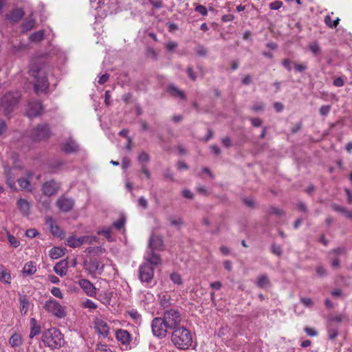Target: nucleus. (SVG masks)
I'll return each instance as SVG.
<instances>
[{
	"label": "nucleus",
	"instance_id": "f257e3e1",
	"mask_svg": "<svg viewBox=\"0 0 352 352\" xmlns=\"http://www.w3.org/2000/svg\"><path fill=\"white\" fill-rule=\"evenodd\" d=\"M48 71V65L41 59L35 60L30 65L28 72L34 78V91L36 94L48 93L50 86L47 77Z\"/></svg>",
	"mask_w": 352,
	"mask_h": 352
},
{
	"label": "nucleus",
	"instance_id": "f03ea898",
	"mask_svg": "<svg viewBox=\"0 0 352 352\" xmlns=\"http://www.w3.org/2000/svg\"><path fill=\"white\" fill-rule=\"evenodd\" d=\"M171 334L173 344L179 349L186 350L189 349L192 342V337L190 331L184 327H179Z\"/></svg>",
	"mask_w": 352,
	"mask_h": 352
},
{
	"label": "nucleus",
	"instance_id": "7ed1b4c3",
	"mask_svg": "<svg viewBox=\"0 0 352 352\" xmlns=\"http://www.w3.org/2000/svg\"><path fill=\"white\" fill-rule=\"evenodd\" d=\"M42 341L45 346L52 349H60L65 342L63 335L56 328L45 330L42 335Z\"/></svg>",
	"mask_w": 352,
	"mask_h": 352
},
{
	"label": "nucleus",
	"instance_id": "20e7f679",
	"mask_svg": "<svg viewBox=\"0 0 352 352\" xmlns=\"http://www.w3.org/2000/svg\"><path fill=\"white\" fill-rule=\"evenodd\" d=\"M162 319L164 320L166 327L170 329H175L180 327L182 316L180 313L174 309H170L164 313Z\"/></svg>",
	"mask_w": 352,
	"mask_h": 352
},
{
	"label": "nucleus",
	"instance_id": "39448f33",
	"mask_svg": "<svg viewBox=\"0 0 352 352\" xmlns=\"http://www.w3.org/2000/svg\"><path fill=\"white\" fill-rule=\"evenodd\" d=\"M151 329L153 334L158 338H163L167 335V329L169 327H166L164 320L161 317H157L153 319L151 322Z\"/></svg>",
	"mask_w": 352,
	"mask_h": 352
},
{
	"label": "nucleus",
	"instance_id": "423d86ee",
	"mask_svg": "<svg viewBox=\"0 0 352 352\" xmlns=\"http://www.w3.org/2000/svg\"><path fill=\"white\" fill-rule=\"evenodd\" d=\"M44 308L47 312L51 313L58 318H63L65 315L64 308L58 302L52 298L45 301Z\"/></svg>",
	"mask_w": 352,
	"mask_h": 352
},
{
	"label": "nucleus",
	"instance_id": "0eeeda50",
	"mask_svg": "<svg viewBox=\"0 0 352 352\" xmlns=\"http://www.w3.org/2000/svg\"><path fill=\"white\" fill-rule=\"evenodd\" d=\"M51 131L47 124H38L32 131V138L34 140H43L50 138Z\"/></svg>",
	"mask_w": 352,
	"mask_h": 352
},
{
	"label": "nucleus",
	"instance_id": "6e6552de",
	"mask_svg": "<svg viewBox=\"0 0 352 352\" xmlns=\"http://www.w3.org/2000/svg\"><path fill=\"white\" fill-rule=\"evenodd\" d=\"M154 267L148 263H143L139 267V277L142 282L150 283L153 278Z\"/></svg>",
	"mask_w": 352,
	"mask_h": 352
},
{
	"label": "nucleus",
	"instance_id": "1a4fd4ad",
	"mask_svg": "<svg viewBox=\"0 0 352 352\" xmlns=\"http://www.w3.org/2000/svg\"><path fill=\"white\" fill-rule=\"evenodd\" d=\"M115 336L118 342L125 346L126 349L129 347L132 341V336L131 333L122 329H119L116 331Z\"/></svg>",
	"mask_w": 352,
	"mask_h": 352
},
{
	"label": "nucleus",
	"instance_id": "9d476101",
	"mask_svg": "<svg viewBox=\"0 0 352 352\" xmlns=\"http://www.w3.org/2000/svg\"><path fill=\"white\" fill-rule=\"evenodd\" d=\"M78 285L87 296L96 297L97 289L91 281L82 278L78 280Z\"/></svg>",
	"mask_w": 352,
	"mask_h": 352
},
{
	"label": "nucleus",
	"instance_id": "9b49d317",
	"mask_svg": "<svg viewBox=\"0 0 352 352\" xmlns=\"http://www.w3.org/2000/svg\"><path fill=\"white\" fill-rule=\"evenodd\" d=\"M94 327L96 331L104 338H107L109 333V327L107 322L101 318H96L94 320Z\"/></svg>",
	"mask_w": 352,
	"mask_h": 352
},
{
	"label": "nucleus",
	"instance_id": "f8f14e48",
	"mask_svg": "<svg viewBox=\"0 0 352 352\" xmlns=\"http://www.w3.org/2000/svg\"><path fill=\"white\" fill-rule=\"evenodd\" d=\"M17 102L18 96H14V94L9 93L1 98V106L5 109L6 111H10Z\"/></svg>",
	"mask_w": 352,
	"mask_h": 352
},
{
	"label": "nucleus",
	"instance_id": "ddd939ff",
	"mask_svg": "<svg viewBox=\"0 0 352 352\" xmlns=\"http://www.w3.org/2000/svg\"><path fill=\"white\" fill-rule=\"evenodd\" d=\"M43 109V105L41 102L32 101L28 104L26 114L29 118H32L40 115Z\"/></svg>",
	"mask_w": 352,
	"mask_h": 352
},
{
	"label": "nucleus",
	"instance_id": "4468645a",
	"mask_svg": "<svg viewBox=\"0 0 352 352\" xmlns=\"http://www.w3.org/2000/svg\"><path fill=\"white\" fill-rule=\"evenodd\" d=\"M345 253V249L344 248H338L329 252V255L331 257V265L334 269L340 267V261L339 256Z\"/></svg>",
	"mask_w": 352,
	"mask_h": 352
},
{
	"label": "nucleus",
	"instance_id": "2eb2a0df",
	"mask_svg": "<svg viewBox=\"0 0 352 352\" xmlns=\"http://www.w3.org/2000/svg\"><path fill=\"white\" fill-rule=\"evenodd\" d=\"M74 204L73 199L65 197H60L56 202L58 208L65 212L70 211L73 208Z\"/></svg>",
	"mask_w": 352,
	"mask_h": 352
},
{
	"label": "nucleus",
	"instance_id": "dca6fc26",
	"mask_svg": "<svg viewBox=\"0 0 352 352\" xmlns=\"http://www.w3.org/2000/svg\"><path fill=\"white\" fill-rule=\"evenodd\" d=\"M164 247V241L161 236L152 235L148 241L149 250H162Z\"/></svg>",
	"mask_w": 352,
	"mask_h": 352
},
{
	"label": "nucleus",
	"instance_id": "f3484780",
	"mask_svg": "<svg viewBox=\"0 0 352 352\" xmlns=\"http://www.w3.org/2000/svg\"><path fill=\"white\" fill-rule=\"evenodd\" d=\"M59 188L58 184L54 180L45 182L43 185V192L45 195L52 196L56 194Z\"/></svg>",
	"mask_w": 352,
	"mask_h": 352
},
{
	"label": "nucleus",
	"instance_id": "a211bd4d",
	"mask_svg": "<svg viewBox=\"0 0 352 352\" xmlns=\"http://www.w3.org/2000/svg\"><path fill=\"white\" fill-rule=\"evenodd\" d=\"M84 266L85 270H87L90 274H95L99 270H102L103 269V265H101V263L96 259L91 260L89 262H85Z\"/></svg>",
	"mask_w": 352,
	"mask_h": 352
},
{
	"label": "nucleus",
	"instance_id": "6ab92c4d",
	"mask_svg": "<svg viewBox=\"0 0 352 352\" xmlns=\"http://www.w3.org/2000/svg\"><path fill=\"white\" fill-rule=\"evenodd\" d=\"M144 258L146 261L145 263H148L151 266L157 265L161 263L160 256L152 250H148Z\"/></svg>",
	"mask_w": 352,
	"mask_h": 352
},
{
	"label": "nucleus",
	"instance_id": "aec40b11",
	"mask_svg": "<svg viewBox=\"0 0 352 352\" xmlns=\"http://www.w3.org/2000/svg\"><path fill=\"white\" fill-rule=\"evenodd\" d=\"M46 223L49 226L51 232L57 236H61L63 234L62 230L57 225L56 222L52 218L49 217L46 219Z\"/></svg>",
	"mask_w": 352,
	"mask_h": 352
},
{
	"label": "nucleus",
	"instance_id": "412c9836",
	"mask_svg": "<svg viewBox=\"0 0 352 352\" xmlns=\"http://www.w3.org/2000/svg\"><path fill=\"white\" fill-rule=\"evenodd\" d=\"M68 263L66 261H61L57 263L54 267V271L58 275L64 276L67 272Z\"/></svg>",
	"mask_w": 352,
	"mask_h": 352
},
{
	"label": "nucleus",
	"instance_id": "4be33fe9",
	"mask_svg": "<svg viewBox=\"0 0 352 352\" xmlns=\"http://www.w3.org/2000/svg\"><path fill=\"white\" fill-rule=\"evenodd\" d=\"M30 333L29 336L30 338L38 335L41 332V326L34 318H32L30 320Z\"/></svg>",
	"mask_w": 352,
	"mask_h": 352
},
{
	"label": "nucleus",
	"instance_id": "5701e85b",
	"mask_svg": "<svg viewBox=\"0 0 352 352\" xmlns=\"http://www.w3.org/2000/svg\"><path fill=\"white\" fill-rule=\"evenodd\" d=\"M63 149L67 153H74L78 150V145L74 140L69 139L63 144Z\"/></svg>",
	"mask_w": 352,
	"mask_h": 352
},
{
	"label": "nucleus",
	"instance_id": "b1692460",
	"mask_svg": "<svg viewBox=\"0 0 352 352\" xmlns=\"http://www.w3.org/2000/svg\"><path fill=\"white\" fill-rule=\"evenodd\" d=\"M45 31L44 30H40L31 34L29 36V41L33 43H39L43 40L45 37Z\"/></svg>",
	"mask_w": 352,
	"mask_h": 352
},
{
	"label": "nucleus",
	"instance_id": "393cba45",
	"mask_svg": "<svg viewBox=\"0 0 352 352\" xmlns=\"http://www.w3.org/2000/svg\"><path fill=\"white\" fill-rule=\"evenodd\" d=\"M256 285L257 287L261 289H265L270 285V280L267 275L263 274L259 276L257 278V280L256 282Z\"/></svg>",
	"mask_w": 352,
	"mask_h": 352
},
{
	"label": "nucleus",
	"instance_id": "a878e982",
	"mask_svg": "<svg viewBox=\"0 0 352 352\" xmlns=\"http://www.w3.org/2000/svg\"><path fill=\"white\" fill-rule=\"evenodd\" d=\"M168 92L170 95L175 98H178L182 100L186 99V95L182 90L179 89L177 87L170 85L168 87Z\"/></svg>",
	"mask_w": 352,
	"mask_h": 352
},
{
	"label": "nucleus",
	"instance_id": "bb28decb",
	"mask_svg": "<svg viewBox=\"0 0 352 352\" xmlns=\"http://www.w3.org/2000/svg\"><path fill=\"white\" fill-rule=\"evenodd\" d=\"M26 175L27 177L25 178L23 177V190L31 192L32 190L31 181L32 179L33 174L28 171L26 173Z\"/></svg>",
	"mask_w": 352,
	"mask_h": 352
},
{
	"label": "nucleus",
	"instance_id": "cd10ccee",
	"mask_svg": "<svg viewBox=\"0 0 352 352\" xmlns=\"http://www.w3.org/2000/svg\"><path fill=\"white\" fill-rule=\"evenodd\" d=\"M36 272L35 263L30 261L23 266V274L32 275Z\"/></svg>",
	"mask_w": 352,
	"mask_h": 352
},
{
	"label": "nucleus",
	"instance_id": "c85d7f7f",
	"mask_svg": "<svg viewBox=\"0 0 352 352\" xmlns=\"http://www.w3.org/2000/svg\"><path fill=\"white\" fill-rule=\"evenodd\" d=\"M67 245L69 247L76 248L79 247L82 245V241L80 240V237H76L74 236H71L67 239Z\"/></svg>",
	"mask_w": 352,
	"mask_h": 352
},
{
	"label": "nucleus",
	"instance_id": "c756f323",
	"mask_svg": "<svg viewBox=\"0 0 352 352\" xmlns=\"http://www.w3.org/2000/svg\"><path fill=\"white\" fill-rule=\"evenodd\" d=\"M9 343L12 346H19L22 343V337L21 334L14 333L9 340Z\"/></svg>",
	"mask_w": 352,
	"mask_h": 352
},
{
	"label": "nucleus",
	"instance_id": "7c9ffc66",
	"mask_svg": "<svg viewBox=\"0 0 352 352\" xmlns=\"http://www.w3.org/2000/svg\"><path fill=\"white\" fill-rule=\"evenodd\" d=\"M309 48L311 53L315 56H318L321 54L322 50L319 43L316 41H314L309 43Z\"/></svg>",
	"mask_w": 352,
	"mask_h": 352
},
{
	"label": "nucleus",
	"instance_id": "2f4dec72",
	"mask_svg": "<svg viewBox=\"0 0 352 352\" xmlns=\"http://www.w3.org/2000/svg\"><path fill=\"white\" fill-rule=\"evenodd\" d=\"M8 19L13 22L19 21L22 19V10L21 9L14 10L8 15Z\"/></svg>",
	"mask_w": 352,
	"mask_h": 352
},
{
	"label": "nucleus",
	"instance_id": "473e14b6",
	"mask_svg": "<svg viewBox=\"0 0 352 352\" xmlns=\"http://www.w3.org/2000/svg\"><path fill=\"white\" fill-rule=\"evenodd\" d=\"M112 293L109 292H104V293L100 294L98 299L104 305L110 303Z\"/></svg>",
	"mask_w": 352,
	"mask_h": 352
},
{
	"label": "nucleus",
	"instance_id": "72a5a7b5",
	"mask_svg": "<svg viewBox=\"0 0 352 352\" xmlns=\"http://www.w3.org/2000/svg\"><path fill=\"white\" fill-rule=\"evenodd\" d=\"M64 254V252L61 248H53L50 252V256L53 259H57Z\"/></svg>",
	"mask_w": 352,
	"mask_h": 352
},
{
	"label": "nucleus",
	"instance_id": "f704fd0d",
	"mask_svg": "<svg viewBox=\"0 0 352 352\" xmlns=\"http://www.w3.org/2000/svg\"><path fill=\"white\" fill-rule=\"evenodd\" d=\"M168 220L170 226L177 228H180V227L184 224V221L180 217H170Z\"/></svg>",
	"mask_w": 352,
	"mask_h": 352
},
{
	"label": "nucleus",
	"instance_id": "c9c22d12",
	"mask_svg": "<svg viewBox=\"0 0 352 352\" xmlns=\"http://www.w3.org/2000/svg\"><path fill=\"white\" fill-rule=\"evenodd\" d=\"M35 27V20L32 18L26 19L23 21V32L29 31Z\"/></svg>",
	"mask_w": 352,
	"mask_h": 352
},
{
	"label": "nucleus",
	"instance_id": "e433bc0d",
	"mask_svg": "<svg viewBox=\"0 0 352 352\" xmlns=\"http://www.w3.org/2000/svg\"><path fill=\"white\" fill-rule=\"evenodd\" d=\"M12 170L11 169H8V171H6V174H7V184L9 186V187L13 190V191H16L18 190V188H16V186H15V182L14 181V179H12V177H11L10 175V171Z\"/></svg>",
	"mask_w": 352,
	"mask_h": 352
},
{
	"label": "nucleus",
	"instance_id": "4c0bfd02",
	"mask_svg": "<svg viewBox=\"0 0 352 352\" xmlns=\"http://www.w3.org/2000/svg\"><path fill=\"white\" fill-rule=\"evenodd\" d=\"M96 352H114L111 347L107 344L99 343L96 346Z\"/></svg>",
	"mask_w": 352,
	"mask_h": 352
},
{
	"label": "nucleus",
	"instance_id": "58836bf2",
	"mask_svg": "<svg viewBox=\"0 0 352 352\" xmlns=\"http://www.w3.org/2000/svg\"><path fill=\"white\" fill-rule=\"evenodd\" d=\"M339 18H337L336 19H335L334 21H333L331 19V17L330 15H327L324 18V22H325V24L329 27V28H336L338 23H339Z\"/></svg>",
	"mask_w": 352,
	"mask_h": 352
},
{
	"label": "nucleus",
	"instance_id": "ea45409f",
	"mask_svg": "<svg viewBox=\"0 0 352 352\" xmlns=\"http://www.w3.org/2000/svg\"><path fill=\"white\" fill-rule=\"evenodd\" d=\"M10 280V275L3 268L0 267V280L4 283H9Z\"/></svg>",
	"mask_w": 352,
	"mask_h": 352
},
{
	"label": "nucleus",
	"instance_id": "a19ab883",
	"mask_svg": "<svg viewBox=\"0 0 352 352\" xmlns=\"http://www.w3.org/2000/svg\"><path fill=\"white\" fill-rule=\"evenodd\" d=\"M82 306L84 308H87L89 309H96L98 307L97 305L94 302H93L91 300H89V299H87L86 300L82 302Z\"/></svg>",
	"mask_w": 352,
	"mask_h": 352
},
{
	"label": "nucleus",
	"instance_id": "79ce46f5",
	"mask_svg": "<svg viewBox=\"0 0 352 352\" xmlns=\"http://www.w3.org/2000/svg\"><path fill=\"white\" fill-rule=\"evenodd\" d=\"M150 160L149 155L146 152H142L138 156V161L141 164H145L144 163L148 162Z\"/></svg>",
	"mask_w": 352,
	"mask_h": 352
},
{
	"label": "nucleus",
	"instance_id": "37998d69",
	"mask_svg": "<svg viewBox=\"0 0 352 352\" xmlns=\"http://www.w3.org/2000/svg\"><path fill=\"white\" fill-rule=\"evenodd\" d=\"M82 244H93L96 241V237L93 236H83L80 237Z\"/></svg>",
	"mask_w": 352,
	"mask_h": 352
},
{
	"label": "nucleus",
	"instance_id": "c03bdc74",
	"mask_svg": "<svg viewBox=\"0 0 352 352\" xmlns=\"http://www.w3.org/2000/svg\"><path fill=\"white\" fill-rule=\"evenodd\" d=\"M170 280L175 284L181 285L182 283V280L181 276L177 273L171 274Z\"/></svg>",
	"mask_w": 352,
	"mask_h": 352
},
{
	"label": "nucleus",
	"instance_id": "a18cd8bd",
	"mask_svg": "<svg viewBox=\"0 0 352 352\" xmlns=\"http://www.w3.org/2000/svg\"><path fill=\"white\" fill-rule=\"evenodd\" d=\"M51 293L54 296H55L56 298H58L60 299L63 298V294L61 290L60 289V288H58V287H53L51 289Z\"/></svg>",
	"mask_w": 352,
	"mask_h": 352
},
{
	"label": "nucleus",
	"instance_id": "49530a36",
	"mask_svg": "<svg viewBox=\"0 0 352 352\" xmlns=\"http://www.w3.org/2000/svg\"><path fill=\"white\" fill-rule=\"evenodd\" d=\"M195 10L200 13L202 16H206L208 14V10L206 8L202 5L196 6Z\"/></svg>",
	"mask_w": 352,
	"mask_h": 352
},
{
	"label": "nucleus",
	"instance_id": "de8ad7c7",
	"mask_svg": "<svg viewBox=\"0 0 352 352\" xmlns=\"http://www.w3.org/2000/svg\"><path fill=\"white\" fill-rule=\"evenodd\" d=\"M271 250L273 254L280 256L282 254V248L279 245L272 244Z\"/></svg>",
	"mask_w": 352,
	"mask_h": 352
},
{
	"label": "nucleus",
	"instance_id": "09e8293b",
	"mask_svg": "<svg viewBox=\"0 0 352 352\" xmlns=\"http://www.w3.org/2000/svg\"><path fill=\"white\" fill-rule=\"evenodd\" d=\"M8 239L10 245L14 248L18 247L20 244V241L12 235L9 234L8 236Z\"/></svg>",
	"mask_w": 352,
	"mask_h": 352
},
{
	"label": "nucleus",
	"instance_id": "8fccbe9b",
	"mask_svg": "<svg viewBox=\"0 0 352 352\" xmlns=\"http://www.w3.org/2000/svg\"><path fill=\"white\" fill-rule=\"evenodd\" d=\"M124 223H125V219L123 218V217H121L120 219H119L117 221L114 222L113 223V226L117 228L118 230H120L122 228L124 227Z\"/></svg>",
	"mask_w": 352,
	"mask_h": 352
},
{
	"label": "nucleus",
	"instance_id": "3c124183",
	"mask_svg": "<svg viewBox=\"0 0 352 352\" xmlns=\"http://www.w3.org/2000/svg\"><path fill=\"white\" fill-rule=\"evenodd\" d=\"M330 111H331L330 105H322L320 108V113L323 116H326L327 115H328L329 113L330 112Z\"/></svg>",
	"mask_w": 352,
	"mask_h": 352
},
{
	"label": "nucleus",
	"instance_id": "603ef678",
	"mask_svg": "<svg viewBox=\"0 0 352 352\" xmlns=\"http://www.w3.org/2000/svg\"><path fill=\"white\" fill-rule=\"evenodd\" d=\"M317 275L320 277L324 276L327 275V271L322 265H318L316 267Z\"/></svg>",
	"mask_w": 352,
	"mask_h": 352
},
{
	"label": "nucleus",
	"instance_id": "864d4df0",
	"mask_svg": "<svg viewBox=\"0 0 352 352\" xmlns=\"http://www.w3.org/2000/svg\"><path fill=\"white\" fill-rule=\"evenodd\" d=\"M138 206L142 208L143 209H146L148 208V201L144 197H140L138 199Z\"/></svg>",
	"mask_w": 352,
	"mask_h": 352
},
{
	"label": "nucleus",
	"instance_id": "5fc2aeb1",
	"mask_svg": "<svg viewBox=\"0 0 352 352\" xmlns=\"http://www.w3.org/2000/svg\"><path fill=\"white\" fill-rule=\"evenodd\" d=\"M301 302L307 307H311L313 306V300L310 298H301Z\"/></svg>",
	"mask_w": 352,
	"mask_h": 352
},
{
	"label": "nucleus",
	"instance_id": "6e6d98bb",
	"mask_svg": "<svg viewBox=\"0 0 352 352\" xmlns=\"http://www.w3.org/2000/svg\"><path fill=\"white\" fill-rule=\"evenodd\" d=\"M186 72L188 74V77L191 80H195L197 79V75L195 73V72L193 71V69L192 67H190V66L188 67V68L186 69Z\"/></svg>",
	"mask_w": 352,
	"mask_h": 352
},
{
	"label": "nucleus",
	"instance_id": "4d7b16f0",
	"mask_svg": "<svg viewBox=\"0 0 352 352\" xmlns=\"http://www.w3.org/2000/svg\"><path fill=\"white\" fill-rule=\"evenodd\" d=\"M283 6V3L280 1H276L270 4V8L272 10H278L281 8Z\"/></svg>",
	"mask_w": 352,
	"mask_h": 352
},
{
	"label": "nucleus",
	"instance_id": "13d9d810",
	"mask_svg": "<svg viewBox=\"0 0 352 352\" xmlns=\"http://www.w3.org/2000/svg\"><path fill=\"white\" fill-rule=\"evenodd\" d=\"M195 52L199 56H205L207 52L205 47L202 45H198L195 49Z\"/></svg>",
	"mask_w": 352,
	"mask_h": 352
},
{
	"label": "nucleus",
	"instance_id": "bf43d9fd",
	"mask_svg": "<svg viewBox=\"0 0 352 352\" xmlns=\"http://www.w3.org/2000/svg\"><path fill=\"white\" fill-rule=\"evenodd\" d=\"M338 335V331L336 329H329L328 330V336L329 339L333 340Z\"/></svg>",
	"mask_w": 352,
	"mask_h": 352
},
{
	"label": "nucleus",
	"instance_id": "052dcab7",
	"mask_svg": "<svg viewBox=\"0 0 352 352\" xmlns=\"http://www.w3.org/2000/svg\"><path fill=\"white\" fill-rule=\"evenodd\" d=\"M250 120L252 122V124L255 127H258L262 125V120L260 118H250Z\"/></svg>",
	"mask_w": 352,
	"mask_h": 352
},
{
	"label": "nucleus",
	"instance_id": "680f3d73",
	"mask_svg": "<svg viewBox=\"0 0 352 352\" xmlns=\"http://www.w3.org/2000/svg\"><path fill=\"white\" fill-rule=\"evenodd\" d=\"M182 195L187 199H192L194 197V194L192 191L188 189H184L182 190Z\"/></svg>",
	"mask_w": 352,
	"mask_h": 352
},
{
	"label": "nucleus",
	"instance_id": "e2e57ef3",
	"mask_svg": "<svg viewBox=\"0 0 352 352\" xmlns=\"http://www.w3.org/2000/svg\"><path fill=\"white\" fill-rule=\"evenodd\" d=\"M38 234V232L35 229H29V230H27L25 232V235L30 238L35 237Z\"/></svg>",
	"mask_w": 352,
	"mask_h": 352
},
{
	"label": "nucleus",
	"instance_id": "0e129e2a",
	"mask_svg": "<svg viewBox=\"0 0 352 352\" xmlns=\"http://www.w3.org/2000/svg\"><path fill=\"white\" fill-rule=\"evenodd\" d=\"M252 110L254 112H257V111H262L264 109V104L263 102H258V103H256V104H254L252 107Z\"/></svg>",
	"mask_w": 352,
	"mask_h": 352
},
{
	"label": "nucleus",
	"instance_id": "69168bd1",
	"mask_svg": "<svg viewBox=\"0 0 352 352\" xmlns=\"http://www.w3.org/2000/svg\"><path fill=\"white\" fill-rule=\"evenodd\" d=\"M305 331L306 332V333L309 336H316L318 335V332L316 330H315L313 328H309V327H305L304 329Z\"/></svg>",
	"mask_w": 352,
	"mask_h": 352
},
{
	"label": "nucleus",
	"instance_id": "338daca9",
	"mask_svg": "<svg viewBox=\"0 0 352 352\" xmlns=\"http://www.w3.org/2000/svg\"><path fill=\"white\" fill-rule=\"evenodd\" d=\"M177 47V43L175 41H169L166 44V48L168 51H173Z\"/></svg>",
	"mask_w": 352,
	"mask_h": 352
},
{
	"label": "nucleus",
	"instance_id": "774afa93",
	"mask_svg": "<svg viewBox=\"0 0 352 352\" xmlns=\"http://www.w3.org/2000/svg\"><path fill=\"white\" fill-rule=\"evenodd\" d=\"M270 213L276 214L278 217H280L284 214L283 211L281 209L274 208V207H272L270 208Z\"/></svg>",
	"mask_w": 352,
	"mask_h": 352
}]
</instances>
